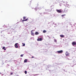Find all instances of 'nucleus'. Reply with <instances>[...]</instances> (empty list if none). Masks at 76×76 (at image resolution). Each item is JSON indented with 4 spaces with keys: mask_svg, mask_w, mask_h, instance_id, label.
<instances>
[{
    "mask_svg": "<svg viewBox=\"0 0 76 76\" xmlns=\"http://www.w3.org/2000/svg\"><path fill=\"white\" fill-rule=\"evenodd\" d=\"M56 11L58 13H60L62 12V11L61 10H56Z\"/></svg>",
    "mask_w": 76,
    "mask_h": 76,
    "instance_id": "f257e3e1",
    "label": "nucleus"
},
{
    "mask_svg": "<svg viewBox=\"0 0 76 76\" xmlns=\"http://www.w3.org/2000/svg\"><path fill=\"white\" fill-rule=\"evenodd\" d=\"M72 44L73 46H74V45H76V42H73Z\"/></svg>",
    "mask_w": 76,
    "mask_h": 76,
    "instance_id": "f03ea898",
    "label": "nucleus"
},
{
    "mask_svg": "<svg viewBox=\"0 0 76 76\" xmlns=\"http://www.w3.org/2000/svg\"><path fill=\"white\" fill-rule=\"evenodd\" d=\"M63 50H61L58 51L57 53H59V54H60L61 53H63Z\"/></svg>",
    "mask_w": 76,
    "mask_h": 76,
    "instance_id": "7ed1b4c3",
    "label": "nucleus"
},
{
    "mask_svg": "<svg viewBox=\"0 0 76 76\" xmlns=\"http://www.w3.org/2000/svg\"><path fill=\"white\" fill-rule=\"evenodd\" d=\"M15 47L17 48H18V43H16L15 45Z\"/></svg>",
    "mask_w": 76,
    "mask_h": 76,
    "instance_id": "20e7f679",
    "label": "nucleus"
},
{
    "mask_svg": "<svg viewBox=\"0 0 76 76\" xmlns=\"http://www.w3.org/2000/svg\"><path fill=\"white\" fill-rule=\"evenodd\" d=\"M31 35H32V36H34V33L33 32V31H31Z\"/></svg>",
    "mask_w": 76,
    "mask_h": 76,
    "instance_id": "39448f33",
    "label": "nucleus"
},
{
    "mask_svg": "<svg viewBox=\"0 0 76 76\" xmlns=\"http://www.w3.org/2000/svg\"><path fill=\"white\" fill-rule=\"evenodd\" d=\"M42 40V38H38V41H41Z\"/></svg>",
    "mask_w": 76,
    "mask_h": 76,
    "instance_id": "423d86ee",
    "label": "nucleus"
},
{
    "mask_svg": "<svg viewBox=\"0 0 76 76\" xmlns=\"http://www.w3.org/2000/svg\"><path fill=\"white\" fill-rule=\"evenodd\" d=\"M66 56H69V53H68V52H66Z\"/></svg>",
    "mask_w": 76,
    "mask_h": 76,
    "instance_id": "0eeeda50",
    "label": "nucleus"
},
{
    "mask_svg": "<svg viewBox=\"0 0 76 76\" xmlns=\"http://www.w3.org/2000/svg\"><path fill=\"white\" fill-rule=\"evenodd\" d=\"M60 36L61 37V38H63V37H64V35H60Z\"/></svg>",
    "mask_w": 76,
    "mask_h": 76,
    "instance_id": "6e6552de",
    "label": "nucleus"
},
{
    "mask_svg": "<svg viewBox=\"0 0 76 76\" xmlns=\"http://www.w3.org/2000/svg\"><path fill=\"white\" fill-rule=\"evenodd\" d=\"M22 44L23 45L22 46H23L25 47V44L23 43H22Z\"/></svg>",
    "mask_w": 76,
    "mask_h": 76,
    "instance_id": "1a4fd4ad",
    "label": "nucleus"
},
{
    "mask_svg": "<svg viewBox=\"0 0 76 76\" xmlns=\"http://www.w3.org/2000/svg\"><path fill=\"white\" fill-rule=\"evenodd\" d=\"M2 49H3L4 50H6V49L5 48V47H3L2 48Z\"/></svg>",
    "mask_w": 76,
    "mask_h": 76,
    "instance_id": "9d476101",
    "label": "nucleus"
},
{
    "mask_svg": "<svg viewBox=\"0 0 76 76\" xmlns=\"http://www.w3.org/2000/svg\"><path fill=\"white\" fill-rule=\"evenodd\" d=\"M46 32H47V31H46L45 30H44L43 31V33H46Z\"/></svg>",
    "mask_w": 76,
    "mask_h": 76,
    "instance_id": "9b49d317",
    "label": "nucleus"
},
{
    "mask_svg": "<svg viewBox=\"0 0 76 76\" xmlns=\"http://www.w3.org/2000/svg\"><path fill=\"white\" fill-rule=\"evenodd\" d=\"M27 61H28V60H27V59H25V60L24 61V63H26V62H27Z\"/></svg>",
    "mask_w": 76,
    "mask_h": 76,
    "instance_id": "f8f14e48",
    "label": "nucleus"
},
{
    "mask_svg": "<svg viewBox=\"0 0 76 76\" xmlns=\"http://www.w3.org/2000/svg\"><path fill=\"white\" fill-rule=\"evenodd\" d=\"M35 35H38V33L37 32H36Z\"/></svg>",
    "mask_w": 76,
    "mask_h": 76,
    "instance_id": "ddd939ff",
    "label": "nucleus"
},
{
    "mask_svg": "<svg viewBox=\"0 0 76 76\" xmlns=\"http://www.w3.org/2000/svg\"><path fill=\"white\" fill-rule=\"evenodd\" d=\"M28 19H26V20H24L23 21H27Z\"/></svg>",
    "mask_w": 76,
    "mask_h": 76,
    "instance_id": "4468645a",
    "label": "nucleus"
},
{
    "mask_svg": "<svg viewBox=\"0 0 76 76\" xmlns=\"http://www.w3.org/2000/svg\"><path fill=\"white\" fill-rule=\"evenodd\" d=\"M64 16H66V14H64L63 15H62L61 16H62V17H63Z\"/></svg>",
    "mask_w": 76,
    "mask_h": 76,
    "instance_id": "2eb2a0df",
    "label": "nucleus"
},
{
    "mask_svg": "<svg viewBox=\"0 0 76 76\" xmlns=\"http://www.w3.org/2000/svg\"><path fill=\"white\" fill-rule=\"evenodd\" d=\"M25 74H26V73H27V71H25Z\"/></svg>",
    "mask_w": 76,
    "mask_h": 76,
    "instance_id": "dca6fc26",
    "label": "nucleus"
},
{
    "mask_svg": "<svg viewBox=\"0 0 76 76\" xmlns=\"http://www.w3.org/2000/svg\"><path fill=\"white\" fill-rule=\"evenodd\" d=\"M23 19H26V17H23Z\"/></svg>",
    "mask_w": 76,
    "mask_h": 76,
    "instance_id": "f3484780",
    "label": "nucleus"
},
{
    "mask_svg": "<svg viewBox=\"0 0 76 76\" xmlns=\"http://www.w3.org/2000/svg\"><path fill=\"white\" fill-rule=\"evenodd\" d=\"M23 55H20V57H23Z\"/></svg>",
    "mask_w": 76,
    "mask_h": 76,
    "instance_id": "a211bd4d",
    "label": "nucleus"
},
{
    "mask_svg": "<svg viewBox=\"0 0 76 76\" xmlns=\"http://www.w3.org/2000/svg\"><path fill=\"white\" fill-rule=\"evenodd\" d=\"M54 41H55V42H57V40H56V39H55Z\"/></svg>",
    "mask_w": 76,
    "mask_h": 76,
    "instance_id": "6ab92c4d",
    "label": "nucleus"
},
{
    "mask_svg": "<svg viewBox=\"0 0 76 76\" xmlns=\"http://www.w3.org/2000/svg\"><path fill=\"white\" fill-rule=\"evenodd\" d=\"M37 8H35V10H37Z\"/></svg>",
    "mask_w": 76,
    "mask_h": 76,
    "instance_id": "aec40b11",
    "label": "nucleus"
},
{
    "mask_svg": "<svg viewBox=\"0 0 76 76\" xmlns=\"http://www.w3.org/2000/svg\"><path fill=\"white\" fill-rule=\"evenodd\" d=\"M10 75H13V73H11Z\"/></svg>",
    "mask_w": 76,
    "mask_h": 76,
    "instance_id": "412c9836",
    "label": "nucleus"
},
{
    "mask_svg": "<svg viewBox=\"0 0 76 76\" xmlns=\"http://www.w3.org/2000/svg\"><path fill=\"white\" fill-rule=\"evenodd\" d=\"M31 58H34V56H32V57H31Z\"/></svg>",
    "mask_w": 76,
    "mask_h": 76,
    "instance_id": "4be33fe9",
    "label": "nucleus"
},
{
    "mask_svg": "<svg viewBox=\"0 0 76 76\" xmlns=\"http://www.w3.org/2000/svg\"><path fill=\"white\" fill-rule=\"evenodd\" d=\"M37 41H38V39H37Z\"/></svg>",
    "mask_w": 76,
    "mask_h": 76,
    "instance_id": "5701e85b",
    "label": "nucleus"
},
{
    "mask_svg": "<svg viewBox=\"0 0 76 76\" xmlns=\"http://www.w3.org/2000/svg\"><path fill=\"white\" fill-rule=\"evenodd\" d=\"M0 75H1V73L0 72Z\"/></svg>",
    "mask_w": 76,
    "mask_h": 76,
    "instance_id": "b1692460",
    "label": "nucleus"
}]
</instances>
